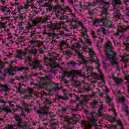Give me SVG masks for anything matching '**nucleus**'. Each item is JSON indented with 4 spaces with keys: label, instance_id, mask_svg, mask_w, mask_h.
<instances>
[{
    "label": "nucleus",
    "instance_id": "09e8293b",
    "mask_svg": "<svg viewBox=\"0 0 129 129\" xmlns=\"http://www.w3.org/2000/svg\"><path fill=\"white\" fill-rule=\"evenodd\" d=\"M37 113H41V111L40 110H38Z\"/></svg>",
    "mask_w": 129,
    "mask_h": 129
},
{
    "label": "nucleus",
    "instance_id": "69168bd1",
    "mask_svg": "<svg viewBox=\"0 0 129 129\" xmlns=\"http://www.w3.org/2000/svg\"><path fill=\"white\" fill-rule=\"evenodd\" d=\"M18 108H20V109H22V107H18Z\"/></svg>",
    "mask_w": 129,
    "mask_h": 129
},
{
    "label": "nucleus",
    "instance_id": "20e7f679",
    "mask_svg": "<svg viewBox=\"0 0 129 129\" xmlns=\"http://www.w3.org/2000/svg\"><path fill=\"white\" fill-rule=\"evenodd\" d=\"M81 71H82V70H80L79 71L73 70L71 72H65L64 76H67V77H69V76H71V77H74L76 74H78V75H80V76H83V74L81 75Z\"/></svg>",
    "mask_w": 129,
    "mask_h": 129
},
{
    "label": "nucleus",
    "instance_id": "9d476101",
    "mask_svg": "<svg viewBox=\"0 0 129 129\" xmlns=\"http://www.w3.org/2000/svg\"><path fill=\"white\" fill-rule=\"evenodd\" d=\"M56 59H57V57H55V58L54 59H52V58H50L49 59V61L50 62H52L53 63V65L51 66V68H55V67H59V65H56V62H55V60H56Z\"/></svg>",
    "mask_w": 129,
    "mask_h": 129
},
{
    "label": "nucleus",
    "instance_id": "f704fd0d",
    "mask_svg": "<svg viewBox=\"0 0 129 129\" xmlns=\"http://www.w3.org/2000/svg\"><path fill=\"white\" fill-rule=\"evenodd\" d=\"M7 41H8V42H9V43H13V41H12V40H11V39H10V38H8V39H7Z\"/></svg>",
    "mask_w": 129,
    "mask_h": 129
},
{
    "label": "nucleus",
    "instance_id": "4c0bfd02",
    "mask_svg": "<svg viewBox=\"0 0 129 129\" xmlns=\"http://www.w3.org/2000/svg\"><path fill=\"white\" fill-rule=\"evenodd\" d=\"M24 7H22L18 9V12L20 13V12H21V10H22V9H24Z\"/></svg>",
    "mask_w": 129,
    "mask_h": 129
},
{
    "label": "nucleus",
    "instance_id": "13d9d810",
    "mask_svg": "<svg viewBox=\"0 0 129 129\" xmlns=\"http://www.w3.org/2000/svg\"><path fill=\"white\" fill-rule=\"evenodd\" d=\"M46 7H50V5H47V4L45 5Z\"/></svg>",
    "mask_w": 129,
    "mask_h": 129
},
{
    "label": "nucleus",
    "instance_id": "ea45409f",
    "mask_svg": "<svg viewBox=\"0 0 129 129\" xmlns=\"http://www.w3.org/2000/svg\"><path fill=\"white\" fill-rule=\"evenodd\" d=\"M66 43L64 41H62L61 43V46H63V45H65Z\"/></svg>",
    "mask_w": 129,
    "mask_h": 129
},
{
    "label": "nucleus",
    "instance_id": "e433bc0d",
    "mask_svg": "<svg viewBox=\"0 0 129 129\" xmlns=\"http://www.w3.org/2000/svg\"><path fill=\"white\" fill-rule=\"evenodd\" d=\"M121 29L122 30V32H125L126 31V29L125 28H122V27H121Z\"/></svg>",
    "mask_w": 129,
    "mask_h": 129
},
{
    "label": "nucleus",
    "instance_id": "1a4fd4ad",
    "mask_svg": "<svg viewBox=\"0 0 129 129\" xmlns=\"http://www.w3.org/2000/svg\"><path fill=\"white\" fill-rule=\"evenodd\" d=\"M89 127H91L92 125L95 124L96 120L93 117L88 118Z\"/></svg>",
    "mask_w": 129,
    "mask_h": 129
},
{
    "label": "nucleus",
    "instance_id": "79ce46f5",
    "mask_svg": "<svg viewBox=\"0 0 129 129\" xmlns=\"http://www.w3.org/2000/svg\"><path fill=\"white\" fill-rule=\"evenodd\" d=\"M71 65H75V62L72 61V62H71Z\"/></svg>",
    "mask_w": 129,
    "mask_h": 129
},
{
    "label": "nucleus",
    "instance_id": "0eeeda50",
    "mask_svg": "<svg viewBox=\"0 0 129 129\" xmlns=\"http://www.w3.org/2000/svg\"><path fill=\"white\" fill-rule=\"evenodd\" d=\"M106 100L108 103H109V106H111V108L109 109V111H115L114 110V108L113 107L114 105H113V102H111L112 101V99H110L109 97H107L106 98Z\"/></svg>",
    "mask_w": 129,
    "mask_h": 129
},
{
    "label": "nucleus",
    "instance_id": "a211bd4d",
    "mask_svg": "<svg viewBox=\"0 0 129 129\" xmlns=\"http://www.w3.org/2000/svg\"><path fill=\"white\" fill-rule=\"evenodd\" d=\"M17 53L19 54V55H20V56H23L26 55V51L24 52H23L21 50H19L17 51Z\"/></svg>",
    "mask_w": 129,
    "mask_h": 129
},
{
    "label": "nucleus",
    "instance_id": "6ab92c4d",
    "mask_svg": "<svg viewBox=\"0 0 129 129\" xmlns=\"http://www.w3.org/2000/svg\"><path fill=\"white\" fill-rule=\"evenodd\" d=\"M28 107H29V106H26L25 107V109L22 110V112H30V110L28 108Z\"/></svg>",
    "mask_w": 129,
    "mask_h": 129
},
{
    "label": "nucleus",
    "instance_id": "a878e982",
    "mask_svg": "<svg viewBox=\"0 0 129 129\" xmlns=\"http://www.w3.org/2000/svg\"><path fill=\"white\" fill-rule=\"evenodd\" d=\"M1 28H6V23H0Z\"/></svg>",
    "mask_w": 129,
    "mask_h": 129
},
{
    "label": "nucleus",
    "instance_id": "473e14b6",
    "mask_svg": "<svg viewBox=\"0 0 129 129\" xmlns=\"http://www.w3.org/2000/svg\"><path fill=\"white\" fill-rule=\"evenodd\" d=\"M101 108H102V106H100V109L98 110V113H101Z\"/></svg>",
    "mask_w": 129,
    "mask_h": 129
},
{
    "label": "nucleus",
    "instance_id": "a18cd8bd",
    "mask_svg": "<svg viewBox=\"0 0 129 129\" xmlns=\"http://www.w3.org/2000/svg\"><path fill=\"white\" fill-rule=\"evenodd\" d=\"M85 90H87V91H89V90H90V89L86 88Z\"/></svg>",
    "mask_w": 129,
    "mask_h": 129
},
{
    "label": "nucleus",
    "instance_id": "338daca9",
    "mask_svg": "<svg viewBox=\"0 0 129 129\" xmlns=\"http://www.w3.org/2000/svg\"><path fill=\"white\" fill-rule=\"evenodd\" d=\"M59 98H62V96H59Z\"/></svg>",
    "mask_w": 129,
    "mask_h": 129
},
{
    "label": "nucleus",
    "instance_id": "c85d7f7f",
    "mask_svg": "<svg viewBox=\"0 0 129 129\" xmlns=\"http://www.w3.org/2000/svg\"><path fill=\"white\" fill-rule=\"evenodd\" d=\"M1 19L2 21H4L5 20H9L8 17H1Z\"/></svg>",
    "mask_w": 129,
    "mask_h": 129
},
{
    "label": "nucleus",
    "instance_id": "58836bf2",
    "mask_svg": "<svg viewBox=\"0 0 129 129\" xmlns=\"http://www.w3.org/2000/svg\"><path fill=\"white\" fill-rule=\"evenodd\" d=\"M34 63L36 64V66H38V61L37 60H35Z\"/></svg>",
    "mask_w": 129,
    "mask_h": 129
},
{
    "label": "nucleus",
    "instance_id": "bb28decb",
    "mask_svg": "<svg viewBox=\"0 0 129 129\" xmlns=\"http://www.w3.org/2000/svg\"><path fill=\"white\" fill-rule=\"evenodd\" d=\"M66 55H68V56H69V55H71V52L70 51L68 50V51H66Z\"/></svg>",
    "mask_w": 129,
    "mask_h": 129
},
{
    "label": "nucleus",
    "instance_id": "bf43d9fd",
    "mask_svg": "<svg viewBox=\"0 0 129 129\" xmlns=\"http://www.w3.org/2000/svg\"><path fill=\"white\" fill-rule=\"evenodd\" d=\"M28 61H31V58H28Z\"/></svg>",
    "mask_w": 129,
    "mask_h": 129
},
{
    "label": "nucleus",
    "instance_id": "7c9ffc66",
    "mask_svg": "<svg viewBox=\"0 0 129 129\" xmlns=\"http://www.w3.org/2000/svg\"><path fill=\"white\" fill-rule=\"evenodd\" d=\"M92 38H96V36L94 34V32H92Z\"/></svg>",
    "mask_w": 129,
    "mask_h": 129
},
{
    "label": "nucleus",
    "instance_id": "f8f14e48",
    "mask_svg": "<svg viewBox=\"0 0 129 129\" xmlns=\"http://www.w3.org/2000/svg\"><path fill=\"white\" fill-rule=\"evenodd\" d=\"M84 98V101H87L90 99V98H92V95H88V96H83Z\"/></svg>",
    "mask_w": 129,
    "mask_h": 129
},
{
    "label": "nucleus",
    "instance_id": "4d7b16f0",
    "mask_svg": "<svg viewBox=\"0 0 129 129\" xmlns=\"http://www.w3.org/2000/svg\"><path fill=\"white\" fill-rule=\"evenodd\" d=\"M91 117H92L93 116V113L91 114Z\"/></svg>",
    "mask_w": 129,
    "mask_h": 129
},
{
    "label": "nucleus",
    "instance_id": "7ed1b4c3",
    "mask_svg": "<svg viewBox=\"0 0 129 129\" xmlns=\"http://www.w3.org/2000/svg\"><path fill=\"white\" fill-rule=\"evenodd\" d=\"M15 119L18 122L17 124L9 125L8 127V129H17L18 127H23V121H22L21 118H20L18 115H15Z\"/></svg>",
    "mask_w": 129,
    "mask_h": 129
},
{
    "label": "nucleus",
    "instance_id": "6e6d98bb",
    "mask_svg": "<svg viewBox=\"0 0 129 129\" xmlns=\"http://www.w3.org/2000/svg\"><path fill=\"white\" fill-rule=\"evenodd\" d=\"M91 82H93L94 83H95V81H92V80H91Z\"/></svg>",
    "mask_w": 129,
    "mask_h": 129
},
{
    "label": "nucleus",
    "instance_id": "f03ea898",
    "mask_svg": "<svg viewBox=\"0 0 129 129\" xmlns=\"http://www.w3.org/2000/svg\"><path fill=\"white\" fill-rule=\"evenodd\" d=\"M83 50L84 52L86 53H89L90 56V61L92 63L93 62H95L97 65H98V59H97L96 61L94 60V59H97V57L95 55L94 51H93V48H88L87 47H83Z\"/></svg>",
    "mask_w": 129,
    "mask_h": 129
},
{
    "label": "nucleus",
    "instance_id": "864d4df0",
    "mask_svg": "<svg viewBox=\"0 0 129 129\" xmlns=\"http://www.w3.org/2000/svg\"><path fill=\"white\" fill-rule=\"evenodd\" d=\"M85 113H87L88 112V110H85Z\"/></svg>",
    "mask_w": 129,
    "mask_h": 129
},
{
    "label": "nucleus",
    "instance_id": "393cba45",
    "mask_svg": "<svg viewBox=\"0 0 129 129\" xmlns=\"http://www.w3.org/2000/svg\"><path fill=\"white\" fill-rule=\"evenodd\" d=\"M97 103V101H94L92 103H90L89 104L91 105L92 106H94V105H96V104Z\"/></svg>",
    "mask_w": 129,
    "mask_h": 129
},
{
    "label": "nucleus",
    "instance_id": "dca6fc26",
    "mask_svg": "<svg viewBox=\"0 0 129 129\" xmlns=\"http://www.w3.org/2000/svg\"><path fill=\"white\" fill-rule=\"evenodd\" d=\"M2 110H5L6 111H8V112H11V109L9 107H3L1 108Z\"/></svg>",
    "mask_w": 129,
    "mask_h": 129
},
{
    "label": "nucleus",
    "instance_id": "a19ab883",
    "mask_svg": "<svg viewBox=\"0 0 129 129\" xmlns=\"http://www.w3.org/2000/svg\"><path fill=\"white\" fill-rule=\"evenodd\" d=\"M102 31L103 33H105V28H102Z\"/></svg>",
    "mask_w": 129,
    "mask_h": 129
},
{
    "label": "nucleus",
    "instance_id": "423d86ee",
    "mask_svg": "<svg viewBox=\"0 0 129 129\" xmlns=\"http://www.w3.org/2000/svg\"><path fill=\"white\" fill-rule=\"evenodd\" d=\"M22 69H24L23 68H20L19 69L17 67H15L14 68H11L10 69H8V70H6L5 71V72L6 73H9V74H13V71H19V70H22Z\"/></svg>",
    "mask_w": 129,
    "mask_h": 129
},
{
    "label": "nucleus",
    "instance_id": "9b49d317",
    "mask_svg": "<svg viewBox=\"0 0 129 129\" xmlns=\"http://www.w3.org/2000/svg\"><path fill=\"white\" fill-rule=\"evenodd\" d=\"M80 48H81V46H80L79 45V44H76L73 46L72 49H73V50H74L75 51H79V49H80Z\"/></svg>",
    "mask_w": 129,
    "mask_h": 129
},
{
    "label": "nucleus",
    "instance_id": "cd10ccee",
    "mask_svg": "<svg viewBox=\"0 0 129 129\" xmlns=\"http://www.w3.org/2000/svg\"><path fill=\"white\" fill-rule=\"evenodd\" d=\"M41 109L42 110H48V109H49V107H44V108H42Z\"/></svg>",
    "mask_w": 129,
    "mask_h": 129
},
{
    "label": "nucleus",
    "instance_id": "c756f323",
    "mask_svg": "<svg viewBox=\"0 0 129 129\" xmlns=\"http://www.w3.org/2000/svg\"><path fill=\"white\" fill-rule=\"evenodd\" d=\"M32 22L33 26H36V25H37V22H36V21L33 20Z\"/></svg>",
    "mask_w": 129,
    "mask_h": 129
},
{
    "label": "nucleus",
    "instance_id": "412c9836",
    "mask_svg": "<svg viewBox=\"0 0 129 129\" xmlns=\"http://www.w3.org/2000/svg\"><path fill=\"white\" fill-rule=\"evenodd\" d=\"M117 122L121 126L122 129H123V128H122V124L121 123V120H120V119L117 120Z\"/></svg>",
    "mask_w": 129,
    "mask_h": 129
},
{
    "label": "nucleus",
    "instance_id": "ddd939ff",
    "mask_svg": "<svg viewBox=\"0 0 129 129\" xmlns=\"http://www.w3.org/2000/svg\"><path fill=\"white\" fill-rule=\"evenodd\" d=\"M114 80L116 82L117 84H118L119 83H121L122 82V79L116 78V77H113Z\"/></svg>",
    "mask_w": 129,
    "mask_h": 129
},
{
    "label": "nucleus",
    "instance_id": "f257e3e1",
    "mask_svg": "<svg viewBox=\"0 0 129 129\" xmlns=\"http://www.w3.org/2000/svg\"><path fill=\"white\" fill-rule=\"evenodd\" d=\"M106 55L108 59H110V62L112 65L117 64V56L113 52V48L111 46L110 41H108L105 44Z\"/></svg>",
    "mask_w": 129,
    "mask_h": 129
},
{
    "label": "nucleus",
    "instance_id": "3c124183",
    "mask_svg": "<svg viewBox=\"0 0 129 129\" xmlns=\"http://www.w3.org/2000/svg\"><path fill=\"white\" fill-rule=\"evenodd\" d=\"M120 32V31L118 30V33L116 34V35H118L119 34V32Z\"/></svg>",
    "mask_w": 129,
    "mask_h": 129
},
{
    "label": "nucleus",
    "instance_id": "5701e85b",
    "mask_svg": "<svg viewBox=\"0 0 129 129\" xmlns=\"http://www.w3.org/2000/svg\"><path fill=\"white\" fill-rule=\"evenodd\" d=\"M114 2L115 3V4H113L114 7L115 6V5H116V4H121L120 0H114Z\"/></svg>",
    "mask_w": 129,
    "mask_h": 129
},
{
    "label": "nucleus",
    "instance_id": "603ef678",
    "mask_svg": "<svg viewBox=\"0 0 129 129\" xmlns=\"http://www.w3.org/2000/svg\"><path fill=\"white\" fill-rule=\"evenodd\" d=\"M78 100H79V98H76V101H78Z\"/></svg>",
    "mask_w": 129,
    "mask_h": 129
},
{
    "label": "nucleus",
    "instance_id": "4468645a",
    "mask_svg": "<svg viewBox=\"0 0 129 129\" xmlns=\"http://www.w3.org/2000/svg\"><path fill=\"white\" fill-rule=\"evenodd\" d=\"M78 57H79V59H82V60L83 61L81 62V63H86L85 61H84V57H83V56H82V55L81 54L80 52H78Z\"/></svg>",
    "mask_w": 129,
    "mask_h": 129
},
{
    "label": "nucleus",
    "instance_id": "680f3d73",
    "mask_svg": "<svg viewBox=\"0 0 129 129\" xmlns=\"http://www.w3.org/2000/svg\"><path fill=\"white\" fill-rule=\"evenodd\" d=\"M80 44H83V42L82 41L81 42Z\"/></svg>",
    "mask_w": 129,
    "mask_h": 129
},
{
    "label": "nucleus",
    "instance_id": "72a5a7b5",
    "mask_svg": "<svg viewBox=\"0 0 129 129\" xmlns=\"http://www.w3.org/2000/svg\"><path fill=\"white\" fill-rule=\"evenodd\" d=\"M125 79L127 80H129V75H126L125 76Z\"/></svg>",
    "mask_w": 129,
    "mask_h": 129
},
{
    "label": "nucleus",
    "instance_id": "f3484780",
    "mask_svg": "<svg viewBox=\"0 0 129 129\" xmlns=\"http://www.w3.org/2000/svg\"><path fill=\"white\" fill-rule=\"evenodd\" d=\"M92 76L93 78H95L97 80H98V78H99V76L95 73H92Z\"/></svg>",
    "mask_w": 129,
    "mask_h": 129
},
{
    "label": "nucleus",
    "instance_id": "4be33fe9",
    "mask_svg": "<svg viewBox=\"0 0 129 129\" xmlns=\"http://www.w3.org/2000/svg\"><path fill=\"white\" fill-rule=\"evenodd\" d=\"M118 102H124V97H122L121 98L118 99Z\"/></svg>",
    "mask_w": 129,
    "mask_h": 129
},
{
    "label": "nucleus",
    "instance_id": "0e129e2a",
    "mask_svg": "<svg viewBox=\"0 0 129 129\" xmlns=\"http://www.w3.org/2000/svg\"><path fill=\"white\" fill-rule=\"evenodd\" d=\"M61 60H62V59H58V61H61Z\"/></svg>",
    "mask_w": 129,
    "mask_h": 129
},
{
    "label": "nucleus",
    "instance_id": "e2e57ef3",
    "mask_svg": "<svg viewBox=\"0 0 129 129\" xmlns=\"http://www.w3.org/2000/svg\"><path fill=\"white\" fill-rule=\"evenodd\" d=\"M129 29V26L127 27L126 29Z\"/></svg>",
    "mask_w": 129,
    "mask_h": 129
},
{
    "label": "nucleus",
    "instance_id": "aec40b11",
    "mask_svg": "<svg viewBox=\"0 0 129 129\" xmlns=\"http://www.w3.org/2000/svg\"><path fill=\"white\" fill-rule=\"evenodd\" d=\"M93 70V68L92 67H90L87 69V72H91Z\"/></svg>",
    "mask_w": 129,
    "mask_h": 129
},
{
    "label": "nucleus",
    "instance_id": "37998d69",
    "mask_svg": "<svg viewBox=\"0 0 129 129\" xmlns=\"http://www.w3.org/2000/svg\"><path fill=\"white\" fill-rule=\"evenodd\" d=\"M98 86H100V87H102V86H101V83H98Z\"/></svg>",
    "mask_w": 129,
    "mask_h": 129
},
{
    "label": "nucleus",
    "instance_id": "6e6552de",
    "mask_svg": "<svg viewBox=\"0 0 129 129\" xmlns=\"http://www.w3.org/2000/svg\"><path fill=\"white\" fill-rule=\"evenodd\" d=\"M78 23L80 26H81L82 28V37H83L84 35H86V33H87V30H86V28H85V27L83 26V24H82V22L81 21H78Z\"/></svg>",
    "mask_w": 129,
    "mask_h": 129
},
{
    "label": "nucleus",
    "instance_id": "052dcab7",
    "mask_svg": "<svg viewBox=\"0 0 129 129\" xmlns=\"http://www.w3.org/2000/svg\"><path fill=\"white\" fill-rule=\"evenodd\" d=\"M103 87H104V88H106V86H103Z\"/></svg>",
    "mask_w": 129,
    "mask_h": 129
},
{
    "label": "nucleus",
    "instance_id": "2eb2a0df",
    "mask_svg": "<svg viewBox=\"0 0 129 129\" xmlns=\"http://www.w3.org/2000/svg\"><path fill=\"white\" fill-rule=\"evenodd\" d=\"M7 89L8 86L7 85L0 84V90H7Z\"/></svg>",
    "mask_w": 129,
    "mask_h": 129
},
{
    "label": "nucleus",
    "instance_id": "2f4dec72",
    "mask_svg": "<svg viewBox=\"0 0 129 129\" xmlns=\"http://www.w3.org/2000/svg\"><path fill=\"white\" fill-rule=\"evenodd\" d=\"M81 104H82V105H84V104L83 103V102H81V103H80L77 104V107H78V106H80V105H81Z\"/></svg>",
    "mask_w": 129,
    "mask_h": 129
},
{
    "label": "nucleus",
    "instance_id": "c03bdc74",
    "mask_svg": "<svg viewBox=\"0 0 129 129\" xmlns=\"http://www.w3.org/2000/svg\"><path fill=\"white\" fill-rule=\"evenodd\" d=\"M126 113H128V110L126 109L125 110Z\"/></svg>",
    "mask_w": 129,
    "mask_h": 129
},
{
    "label": "nucleus",
    "instance_id": "b1692460",
    "mask_svg": "<svg viewBox=\"0 0 129 129\" xmlns=\"http://www.w3.org/2000/svg\"><path fill=\"white\" fill-rule=\"evenodd\" d=\"M85 41L86 44H88V45H90V40L89 39H85Z\"/></svg>",
    "mask_w": 129,
    "mask_h": 129
},
{
    "label": "nucleus",
    "instance_id": "de8ad7c7",
    "mask_svg": "<svg viewBox=\"0 0 129 129\" xmlns=\"http://www.w3.org/2000/svg\"><path fill=\"white\" fill-rule=\"evenodd\" d=\"M82 124H85V122L82 121Z\"/></svg>",
    "mask_w": 129,
    "mask_h": 129
},
{
    "label": "nucleus",
    "instance_id": "39448f33",
    "mask_svg": "<svg viewBox=\"0 0 129 129\" xmlns=\"http://www.w3.org/2000/svg\"><path fill=\"white\" fill-rule=\"evenodd\" d=\"M108 21L107 20H105V19H103L102 20L96 19L95 22L94 24L95 26H102L103 25H105L106 27H110L109 25H107V22Z\"/></svg>",
    "mask_w": 129,
    "mask_h": 129
},
{
    "label": "nucleus",
    "instance_id": "5fc2aeb1",
    "mask_svg": "<svg viewBox=\"0 0 129 129\" xmlns=\"http://www.w3.org/2000/svg\"><path fill=\"white\" fill-rule=\"evenodd\" d=\"M86 79H88V77L85 78V80H86Z\"/></svg>",
    "mask_w": 129,
    "mask_h": 129
},
{
    "label": "nucleus",
    "instance_id": "8fccbe9b",
    "mask_svg": "<svg viewBox=\"0 0 129 129\" xmlns=\"http://www.w3.org/2000/svg\"><path fill=\"white\" fill-rule=\"evenodd\" d=\"M114 114H115V116H117V113H114Z\"/></svg>",
    "mask_w": 129,
    "mask_h": 129
},
{
    "label": "nucleus",
    "instance_id": "c9c22d12",
    "mask_svg": "<svg viewBox=\"0 0 129 129\" xmlns=\"http://www.w3.org/2000/svg\"><path fill=\"white\" fill-rule=\"evenodd\" d=\"M32 27H33V26H32L31 24H30V23H28V24L27 25V28H32Z\"/></svg>",
    "mask_w": 129,
    "mask_h": 129
},
{
    "label": "nucleus",
    "instance_id": "49530a36",
    "mask_svg": "<svg viewBox=\"0 0 129 129\" xmlns=\"http://www.w3.org/2000/svg\"><path fill=\"white\" fill-rule=\"evenodd\" d=\"M116 17L118 18V19H119V14H118Z\"/></svg>",
    "mask_w": 129,
    "mask_h": 129
},
{
    "label": "nucleus",
    "instance_id": "774afa93",
    "mask_svg": "<svg viewBox=\"0 0 129 129\" xmlns=\"http://www.w3.org/2000/svg\"><path fill=\"white\" fill-rule=\"evenodd\" d=\"M104 13L106 14V11L104 12Z\"/></svg>",
    "mask_w": 129,
    "mask_h": 129
}]
</instances>
